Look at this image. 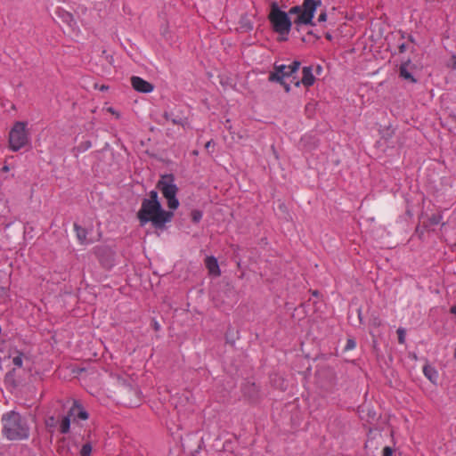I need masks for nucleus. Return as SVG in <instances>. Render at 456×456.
<instances>
[{"mask_svg":"<svg viewBox=\"0 0 456 456\" xmlns=\"http://www.w3.org/2000/svg\"><path fill=\"white\" fill-rule=\"evenodd\" d=\"M159 327H160V325L159 324V322L155 321V322H154V329H155L156 330H158L159 329Z\"/></svg>","mask_w":456,"mask_h":456,"instance_id":"nucleus-27","label":"nucleus"},{"mask_svg":"<svg viewBox=\"0 0 456 456\" xmlns=\"http://www.w3.org/2000/svg\"><path fill=\"white\" fill-rule=\"evenodd\" d=\"M400 76L406 80L411 82H415L416 80L412 77V75L408 70V63H403L400 67Z\"/></svg>","mask_w":456,"mask_h":456,"instance_id":"nucleus-13","label":"nucleus"},{"mask_svg":"<svg viewBox=\"0 0 456 456\" xmlns=\"http://www.w3.org/2000/svg\"><path fill=\"white\" fill-rule=\"evenodd\" d=\"M62 20L64 22H66L73 29L77 28V22H76L73 15L69 12H66L63 14Z\"/></svg>","mask_w":456,"mask_h":456,"instance_id":"nucleus-15","label":"nucleus"},{"mask_svg":"<svg viewBox=\"0 0 456 456\" xmlns=\"http://www.w3.org/2000/svg\"><path fill=\"white\" fill-rule=\"evenodd\" d=\"M68 414L71 417L72 421H76L77 419L86 420L88 419L87 412L77 402L74 403Z\"/></svg>","mask_w":456,"mask_h":456,"instance_id":"nucleus-9","label":"nucleus"},{"mask_svg":"<svg viewBox=\"0 0 456 456\" xmlns=\"http://www.w3.org/2000/svg\"><path fill=\"white\" fill-rule=\"evenodd\" d=\"M120 383H121L122 385H125V380H124V379H120Z\"/></svg>","mask_w":456,"mask_h":456,"instance_id":"nucleus-29","label":"nucleus"},{"mask_svg":"<svg viewBox=\"0 0 456 456\" xmlns=\"http://www.w3.org/2000/svg\"><path fill=\"white\" fill-rule=\"evenodd\" d=\"M322 4V0H303L302 5H296L289 9V14L297 15L294 23L297 26H314L313 19L316 9Z\"/></svg>","mask_w":456,"mask_h":456,"instance_id":"nucleus-3","label":"nucleus"},{"mask_svg":"<svg viewBox=\"0 0 456 456\" xmlns=\"http://www.w3.org/2000/svg\"><path fill=\"white\" fill-rule=\"evenodd\" d=\"M382 454H383V456H392L393 455V449L391 447H389V446H386L383 449Z\"/></svg>","mask_w":456,"mask_h":456,"instance_id":"nucleus-23","label":"nucleus"},{"mask_svg":"<svg viewBox=\"0 0 456 456\" xmlns=\"http://www.w3.org/2000/svg\"><path fill=\"white\" fill-rule=\"evenodd\" d=\"M302 74H303L302 78H301L302 85L305 86V87H309V86H313L315 81V78H314V76L313 75L311 67H304L302 69ZM299 84H300L299 81H297L295 83V85L297 86H298Z\"/></svg>","mask_w":456,"mask_h":456,"instance_id":"nucleus-10","label":"nucleus"},{"mask_svg":"<svg viewBox=\"0 0 456 456\" xmlns=\"http://www.w3.org/2000/svg\"><path fill=\"white\" fill-rule=\"evenodd\" d=\"M273 30L280 35H288L291 29L292 22L289 14L280 10L276 2L272 3L271 11L268 16Z\"/></svg>","mask_w":456,"mask_h":456,"instance_id":"nucleus-4","label":"nucleus"},{"mask_svg":"<svg viewBox=\"0 0 456 456\" xmlns=\"http://www.w3.org/2000/svg\"><path fill=\"white\" fill-rule=\"evenodd\" d=\"M205 265L210 275L218 277L221 274L217 259L215 256H207L205 259Z\"/></svg>","mask_w":456,"mask_h":456,"instance_id":"nucleus-11","label":"nucleus"},{"mask_svg":"<svg viewBox=\"0 0 456 456\" xmlns=\"http://www.w3.org/2000/svg\"><path fill=\"white\" fill-rule=\"evenodd\" d=\"M430 224L433 225L438 224L442 221V216L440 215H433L430 219Z\"/></svg>","mask_w":456,"mask_h":456,"instance_id":"nucleus-22","label":"nucleus"},{"mask_svg":"<svg viewBox=\"0 0 456 456\" xmlns=\"http://www.w3.org/2000/svg\"><path fill=\"white\" fill-rule=\"evenodd\" d=\"M3 433L9 440H22L28 437L29 428L26 420L16 411L3 415Z\"/></svg>","mask_w":456,"mask_h":456,"instance_id":"nucleus-2","label":"nucleus"},{"mask_svg":"<svg viewBox=\"0 0 456 456\" xmlns=\"http://www.w3.org/2000/svg\"><path fill=\"white\" fill-rule=\"evenodd\" d=\"M191 216L194 223L200 222L202 218V213L200 210H193Z\"/></svg>","mask_w":456,"mask_h":456,"instance_id":"nucleus-19","label":"nucleus"},{"mask_svg":"<svg viewBox=\"0 0 456 456\" xmlns=\"http://www.w3.org/2000/svg\"><path fill=\"white\" fill-rule=\"evenodd\" d=\"M452 313L456 314V305L452 307Z\"/></svg>","mask_w":456,"mask_h":456,"instance_id":"nucleus-28","label":"nucleus"},{"mask_svg":"<svg viewBox=\"0 0 456 456\" xmlns=\"http://www.w3.org/2000/svg\"><path fill=\"white\" fill-rule=\"evenodd\" d=\"M320 70H321V67H320V66H318V68H317V71H320Z\"/></svg>","mask_w":456,"mask_h":456,"instance_id":"nucleus-30","label":"nucleus"},{"mask_svg":"<svg viewBox=\"0 0 456 456\" xmlns=\"http://www.w3.org/2000/svg\"><path fill=\"white\" fill-rule=\"evenodd\" d=\"M173 216V212L162 208L156 191H150L149 198L142 200L141 208L137 213L141 225L151 222L155 228L164 227L167 223L172 220Z\"/></svg>","mask_w":456,"mask_h":456,"instance_id":"nucleus-1","label":"nucleus"},{"mask_svg":"<svg viewBox=\"0 0 456 456\" xmlns=\"http://www.w3.org/2000/svg\"><path fill=\"white\" fill-rule=\"evenodd\" d=\"M423 374L433 384L436 383L437 379H438V372L434 367H432L429 364L424 365Z\"/></svg>","mask_w":456,"mask_h":456,"instance_id":"nucleus-12","label":"nucleus"},{"mask_svg":"<svg viewBox=\"0 0 456 456\" xmlns=\"http://www.w3.org/2000/svg\"><path fill=\"white\" fill-rule=\"evenodd\" d=\"M397 335H398V342L400 344H404V342H405V330L403 328H399L397 330Z\"/></svg>","mask_w":456,"mask_h":456,"instance_id":"nucleus-20","label":"nucleus"},{"mask_svg":"<svg viewBox=\"0 0 456 456\" xmlns=\"http://www.w3.org/2000/svg\"><path fill=\"white\" fill-rule=\"evenodd\" d=\"M157 188L161 191L164 198L167 201V207L170 209H176L179 206V201L176 199L178 188L175 183L173 175H164L157 183Z\"/></svg>","mask_w":456,"mask_h":456,"instance_id":"nucleus-5","label":"nucleus"},{"mask_svg":"<svg viewBox=\"0 0 456 456\" xmlns=\"http://www.w3.org/2000/svg\"><path fill=\"white\" fill-rule=\"evenodd\" d=\"M356 346V343L353 338H348L345 346L346 351L353 350Z\"/></svg>","mask_w":456,"mask_h":456,"instance_id":"nucleus-21","label":"nucleus"},{"mask_svg":"<svg viewBox=\"0 0 456 456\" xmlns=\"http://www.w3.org/2000/svg\"><path fill=\"white\" fill-rule=\"evenodd\" d=\"M327 20V13L326 12H322L320 13L319 17H318V21L319 22H323Z\"/></svg>","mask_w":456,"mask_h":456,"instance_id":"nucleus-24","label":"nucleus"},{"mask_svg":"<svg viewBox=\"0 0 456 456\" xmlns=\"http://www.w3.org/2000/svg\"><path fill=\"white\" fill-rule=\"evenodd\" d=\"M131 84L134 90L141 93H151L154 88L151 83L136 76L131 77Z\"/></svg>","mask_w":456,"mask_h":456,"instance_id":"nucleus-8","label":"nucleus"},{"mask_svg":"<svg viewBox=\"0 0 456 456\" xmlns=\"http://www.w3.org/2000/svg\"><path fill=\"white\" fill-rule=\"evenodd\" d=\"M71 420H72V419H71V417H69V414L62 419L61 425H60V431L62 434H67L69 431Z\"/></svg>","mask_w":456,"mask_h":456,"instance_id":"nucleus-14","label":"nucleus"},{"mask_svg":"<svg viewBox=\"0 0 456 456\" xmlns=\"http://www.w3.org/2000/svg\"><path fill=\"white\" fill-rule=\"evenodd\" d=\"M212 145H213V141H208V142L205 144V148H206V149H208V148H210Z\"/></svg>","mask_w":456,"mask_h":456,"instance_id":"nucleus-26","label":"nucleus"},{"mask_svg":"<svg viewBox=\"0 0 456 456\" xmlns=\"http://www.w3.org/2000/svg\"><path fill=\"white\" fill-rule=\"evenodd\" d=\"M92 450V444L90 442L86 443L80 449V456H91Z\"/></svg>","mask_w":456,"mask_h":456,"instance_id":"nucleus-17","label":"nucleus"},{"mask_svg":"<svg viewBox=\"0 0 456 456\" xmlns=\"http://www.w3.org/2000/svg\"><path fill=\"white\" fill-rule=\"evenodd\" d=\"M300 61H294L289 65H276L274 67V71L272 72L269 76V80L281 83L284 86L286 92H289L290 89L289 86L286 84L283 80L284 78L292 76L296 71H297L300 67Z\"/></svg>","mask_w":456,"mask_h":456,"instance_id":"nucleus-6","label":"nucleus"},{"mask_svg":"<svg viewBox=\"0 0 456 456\" xmlns=\"http://www.w3.org/2000/svg\"><path fill=\"white\" fill-rule=\"evenodd\" d=\"M28 142V133L26 130V123L16 122L9 134L10 148L13 151H17L25 146Z\"/></svg>","mask_w":456,"mask_h":456,"instance_id":"nucleus-7","label":"nucleus"},{"mask_svg":"<svg viewBox=\"0 0 456 456\" xmlns=\"http://www.w3.org/2000/svg\"><path fill=\"white\" fill-rule=\"evenodd\" d=\"M12 361L14 366L20 368L23 363V354L17 351L16 354L12 356Z\"/></svg>","mask_w":456,"mask_h":456,"instance_id":"nucleus-18","label":"nucleus"},{"mask_svg":"<svg viewBox=\"0 0 456 456\" xmlns=\"http://www.w3.org/2000/svg\"><path fill=\"white\" fill-rule=\"evenodd\" d=\"M406 51V45L405 44H402L400 46H399V52L400 53H404Z\"/></svg>","mask_w":456,"mask_h":456,"instance_id":"nucleus-25","label":"nucleus"},{"mask_svg":"<svg viewBox=\"0 0 456 456\" xmlns=\"http://www.w3.org/2000/svg\"><path fill=\"white\" fill-rule=\"evenodd\" d=\"M74 229L77 232V239L79 240L80 243H84L86 240V232L85 229L80 228L78 225L75 224Z\"/></svg>","mask_w":456,"mask_h":456,"instance_id":"nucleus-16","label":"nucleus"}]
</instances>
